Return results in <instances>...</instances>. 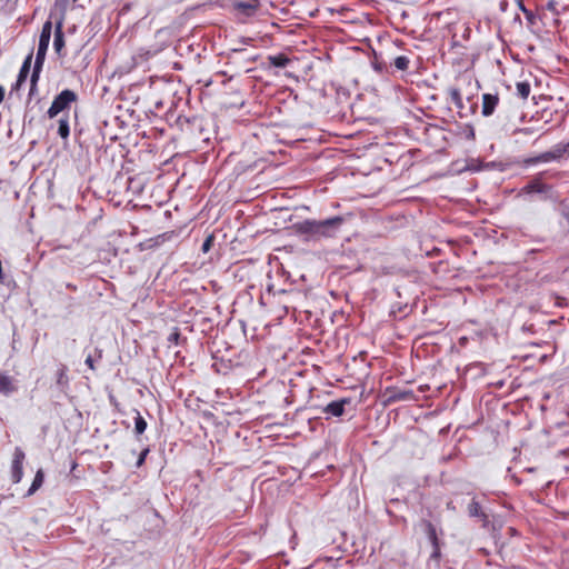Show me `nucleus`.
<instances>
[{"mask_svg":"<svg viewBox=\"0 0 569 569\" xmlns=\"http://www.w3.org/2000/svg\"><path fill=\"white\" fill-rule=\"evenodd\" d=\"M422 525L425 527V532H426L431 546L439 545L440 541L438 539L437 530H436V527L433 526V523L430 522L429 520H423Z\"/></svg>","mask_w":569,"mask_h":569,"instance_id":"nucleus-15","label":"nucleus"},{"mask_svg":"<svg viewBox=\"0 0 569 569\" xmlns=\"http://www.w3.org/2000/svg\"><path fill=\"white\" fill-rule=\"evenodd\" d=\"M64 47V36L62 31V20L56 23L53 48L58 56H62V49Z\"/></svg>","mask_w":569,"mask_h":569,"instance_id":"nucleus-12","label":"nucleus"},{"mask_svg":"<svg viewBox=\"0 0 569 569\" xmlns=\"http://www.w3.org/2000/svg\"><path fill=\"white\" fill-rule=\"evenodd\" d=\"M345 219L335 216L325 220L306 219L295 224L299 234L307 236L308 240L317 241L321 239L333 238L341 229Z\"/></svg>","mask_w":569,"mask_h":569,"instance_id":"nucleus-1","label":"nucleus"},{"mask_svg":"<svg viewBox=\"0 0 569 569\" xmlns=\"http://www.w3.org/2000/svg\"><path fill=\"white\" fill-rule=\"evenodd\" d=\"M541 173L530 180L526 186L519 190V196H529L537 193L541 199L547 200L551 198L552 187L541 181Z\"/></svg>","mask_w":569,"mask_h":569,"instance_id":"nucleus-3","label":"nucleus"},{"mask_svg":"<svg viewBox=\"0 0 569 569\" xmlns=\"http://www.w3.org/2000/svg\"><path fill=\"white\" fill-rule=\"evenodd\" d=\"M410 60L407 56H399L393 60V66L400 70L406 71L409 68Z\"/></svg>","mask_w":569,"mask_h":569,"instance_id":"nucleus-25","label":"nucleus"},{"mask_svg":"<svg viewBox=\"0 0 569 569\" xmlns=\"http://www.w3.org/2000/svg\"><path fill=\"white\" fill-rule=\"evenodd\" d=\"M449 94H450L452 103L458 109H462L463 108V102H462V97H461L460 90L458 88H450L449 89Z\"/></svg>","mask_w":569,"mask_h":569,"instance_id":"nucleus-23","label":"nucleus"},{"mask_svg":"<svg viewBox=\"0 0 569 569\" xmlns=\"http://www.w3.org/2000/svg\"><path fill=\"white\" fill-rule=\"evenodd\" d=\"M24 460V452L21 448L17 447L13 453L12 467H11V477L14 483L21 481L23 476L22 465Z\"/></svg>","mask_w":569,"mask_h":569,"instance_id":"nucleus-5","label":"nucleus"},{"mask_svg":"<svg viewBox=\"0 0 569 569\" xmlns=\"http://www.w3.org/2000/svg\"><path fill=\"white\" fill-rule=\"evenodd\" d=\"M4 93H6L4 87L0 84V103L4 99Z\"/></svg>","mask_w":569,"mask_h":569,"instance_id":"nucleus-34","label":"nucleus"},{"mask_svg":"<svg viewBox=\"0 0 569 569\" xmlns=\"http://www.w3.org/2000/svg\"><path fill=\"white\" fill-rule=\"evenodd\" d=\"M76 467H77V463H76V462H73V463H72V467H71V470H74V469H76Z\"/></svg>","mask_w":569,"mask_h":569,"instance_id":"nucleus-38","label":"nucleus"},{"mask_svg":"<svg viewBox=\"0 0 569 569\" xmlns=\"http://www.w3.org/2000/svg\"><path fill=\"white\" fill-rule=\"evenodd\" d=\"M78 99L77 93L73 90L64 89L58 96L54 97L47 114L50 119L56 118L59 113L70 109L71 103Z\"/></svg>","mask_w":569,"mask_h":569,"instance_id":"nucleus-2","label":"nucleus"},{"mask_svg":"<svg viewBox=\"0 0 569 569\" xmlns=\"http://www.w3.org/2000/svg\"><path fill=\"white\" fill-rule=\"evenodd\" d=\"M86 365L90 368V369H94V366H93V359L91 357V355H89L87 358H86Z\"/></svg>","mask_w":569,"mask_h":569,"instance_id":"nucleus-33","label":"nucleus"},{"mask_svg":"<svg viewBox=\"0 0 569 569\" xmlns=\"http://www.w3.org/2000/svg\"><path fill=\"white\" fill-rule=\"evenodd\" d=\"M233 9L242 13L246 17H252L260 7L259 0L249 1H236L233 2Z\"/></svg>","mask_w":569,"mask_h":569,"instance_id":"nucleus-6","label":"nucleus"},{"mask_svg":"<svg viewBox=\"0 0 569 569\" xmlns=\"http://www.w3.org/2000/svg\"><path fill=\"white\" fill-rule=\"evenodd\" d=\"M517 94L526 100L530 94V83L527 81H521L516 84Z\"/></svg>","mask_w":569,"mask_h":569,"instance_id":"nucleus-22","label":"nucleus"},{"mask_svg":"<svg viewBox=\"0 0 569 569\" xmlns=\"http://www.w3.org/2000/svg\"><path fill=\"white\" fill-rule=\"evenodd\" d=\"M180 333L178 331H174L169 335L168 340L171 343L178 345L179 343Z\"/></svg>","mask_w":569,"mask_h":569,"instance_id":"nucleus-32","label":"nucleus"},{"mask_svg":"<svg viewBox=\"0 0 569 569\" xmlns=\"http://www.w3.org/2000/svg\"><path fill=\"white\" fill-rule=\"evenodd\" d=\"M213 241H214V237H213V234H209V236L204 239V241H203V243H202V246H201V250H202V252H203V253H207V252L211 249V247H212V244H213Z\"/></svg>","mask_w":569,"mask_h":569,"instance_id":"nucleus-26","label":"nucleus"},{"mask_svg":"<svg viewBox=\"0 0 569 569\" xmlns=\"http://www.w3.org/2000/svg\"><path fill=\"white\" fill-rule=\"evenodd\" d=\"M31 61H32V53H29L26 57L24 61L22 62L17 81L11 87V92L18 91L21 88L22 83L27 80L28 74L30 72Z\"/></svg>","mask_w":569,"mask_h":569,"instance_id":"nucleus-7","label":"nucleus"},{"mask_svg":"<svg viewBox=\"0 0 569 569\" xmlns=\"http://www.w3.org/2000/svg\"><path fill=\"white\" fill-rule=\"evenodd\" d=\"M441 558L440 543L432 546V552L430 555V559L439 561Z\"/></svg>","mask_w":569,"mask_h":569,"instance_id":"nucleus-28","label":"nucleus"},{"mask_svg":"<svg viewBox=\"0 0 569 569\" xmlns=\"http://www.w3.org/2000/svg\"><path fill=\"white\" fill-rule=\"evenodd\" d=\"M520 9H521L522 11H526V9H525V7H523L522 4H520Z\"/></svg>","mask_w":569,"mask_h":569,"instance_id":"nucleus-39","label":"nucleus"},{"mask_svg":"<svg viewBox=\"0 0 569 569\" xmlns=\"http://www.w3.org/2000/svg\"><path fill=\"white\" fill-rule=\"evenodd\" d=\"M147 429V421L144 418L137 412V417L134 418V432L137 436L142 435Z\"/></svg>","mask_w":569,"mask_h":569,"instance_id":"nucleus-24","label":"nucleus"},{"mask_svg":"<svg viewBox=\"0 0 569 569\" xmlns=\"http://www.w3.org/2000/svg\"><path fill=\"white\" fill-rule=\"evenodd\" d=\"M14 387L12 383L11 377L8 375L1 373L0 375V392L3 395H9L13 392Z\"/></svg>","mask_w":569,"mask_h":569,"instance_id":"nucleus-17","label":"nucleus"},{"mask_svg":"<svg viewBox=\"0 0 569 569\" xmlns=\"http://www.w3.org/2000/svg\"><path fill=\"white\" fill-rule=\"evenodd\" d=\"M498 102H499L498 94L485 93L482 96V108H481L482 116L483 117L491 116L495 112L496 107L498 106Z\"/></svg>","mask_w":569,"mask_h":569,"instance_id":"nucleus-9","label":"nucleus"},{"mask_svg":"<svg viewBox=\"0 0 569 569\" xmlns=\"http://www.w3.org/2000/svg\"><path fill=\"white\" fill-rule=\"evenodd\" d=\"M553 161H559L569 156V142H560L548 150Z\"/></svg>","mask_w":569,"mask_h":569,"instance_id":"nucleus-13","label":"nucleus"},{"mask_svg":"<svg viewBox=\"0 0 569 569\" xmlns=\"http://www.w3.org/2000/svg\"><path fill=\"white\" fill-rule=\"evenodd\" d=\"M250 41H251V38L242 39V42H243V43H249Z\"/></svg>","mask_w":569,"mask_h":569,"instance_id":"nucleus-37","label":"nucleus"},{"mask_svg":"<svg viewBox=\"0 0 569 569\" xmlns=\"http://www.w3.org/2000/svg\"><path fill=\"white\" fill-rule=\"evenodd\" d=\"M148 453H149V449H148V448L143 449V450L140 452L139 458H138L137 463H136V465H137V467H140V466H142V465H143V462H144L146 457H147V455H148Z\"/></svg>","mask_w":569,"mask_h":569,"instance_id":"nucleus-31","label":"nucleus"},{"mask_svg":"<svg viewBox=\"0 0 569 569\" xmlns=\"http://www.w3.org/2000/svg\"><path fill=\"white\" fill-rule=\"evenodd\" d=\"M416 400L415 392L412 390H400L395 389L389 392V402H397V401H413Z\"/></svg>","mask_w":569,"mask_h":569,"instance_id":"nucleus-11","label":"nucleus"},{"mask_svg":"<svg viewBox=\"0 0 569 569\" xmlns=\"http://www.w3.org/2000/svg\"><path fill=\"white\" fill-rule=\"evenodd\" d=\"M43 67V62L34 61L33 70L31 73L30 84H32V89H37V83L40 78V73Z\"/></svg>","mask_w":569,"mask_h":569,"instance_id":"nucleus-21","label":"nucleus"},{"mask_svg":"<svg viewBox=\"0 0 569 569\" xmlns=\"http://www.w3.org/2000/svg\"><path fill=\"white\" fill-rule=\"evenodd\" d=\"M467 511L469 517L478 518L483 526H487V523L489 522L487 513L482 511L480 503L475 498L468 505Z\"/></svg>","mask_w":569,"mask_h":569,"instance_id":"nucleus-10","label":"nucleus"},{"mask_svg":"<svg viewBox=\"0 0 569 569\" xmlns=\"http://www.w3.org/2000/svg\"><path fill=\"white\" fill-rule=\"evenodd\" d=\"M372 68L379 73L387 71V64L383 61H379L377 58L372 62Z\"/></svg>","mask_w":569,"mask_h":569,"instance_id":"nucleus-27","label":"nucleus"},{"mask_svg":"<svg viewBox=\"0 0 569 569\" xmlns=\"http://www.w3.org/2000/svg\"><path fill=\"white\" fill-rule=\"evenodd\" d=\"M52 33V22L51 20H47L43 26L39 37V44L36 54V61L44 62L46 54L49 48L50 39Z\"/></svg>","mask_w":569,"mask_h":569,"instance_id":"nucleus-4","label":"nucleus"},{"mask_svg":"<svg viewBox=\"0 0 569 569\" xmlns=\"http://www.w3.org/2000/svg\"><path fill=\"white\" fill-rule=\"evenodd\" d=\"M58 134L62 139H67L69 137V134H70V127H69V117H68V114H64L62 118L59 119Z\"/></svg>","mask_w":569,"mask_h":569,"instance_id":"nucleus-19","label":"nucleus"},{"mask_svg":"<svg viewBox=\"0 0 569 569\" xmlns=\"http://www.w3.org/2000/svg\"><path fill=\"white\" fill-rule=\"evenodd\" d=\"M43 479H44L43 471L41 469H39L34 476V479H33L30 488L28 489L26 496L27 497L32 496L42 486Z\"/></svg>","mask_w":569,"mask_h":569,"instance_id":"nucleus-18","label":"nucleus"},{"mask_svg":"<svg viewBox=\"0 0 569 569\" xmlns=\"http://www.w3.org/2000/svg\"><path fill=\"white\" fill-rule=\"evenodd\" d=\"M350 403V399L349 398H342V399H339V400H335V401H331L329 402L325 408H323V413H327L329 416H332V417H340L343 415L345 412V406Z\"/></svg>","mask_w":569,"mask_h":569,"instance_id":"nucleus-8","label":"nucleus"},{"mask_svg":"<svg viewBox=\"0 0 569 569\" xmlns=\"http://www.w3.org/2000/svg\"><path fill=\"white\" fill-rule=\"evenodd\" d=\"M242 51H243L242 49H232V50H231V52H232V53H240V52H242Z\"/></svg>","mask_w":569,"mask_h":569,"instance_id":"nucleus-35","label":"nucleus"},{"mask_svg":"<svg viewBox=\"0 0 569 569\" xmlns=\"http://www.w3.org/2000/svg\"><path fill=\"white\" fill-rule=\"evenodd\" d=\"M537 130L532 127H525V128H519V129H516L515 130V133H520V134H525V136H529V134H532L535 133Z\"/></svg>","mask_w":569,"mask_h":569,"instance_id":"nucleus-30","label":"nucleus"},{"mask_svg":"<svg viewBox=\"0 0 569 569\" xmlns=\"http://www.w3.org/2000/svg\"><path fill=\"white\" fill-rule=\"evenodd\" d=\"M67 367L61 365L59 369L57 370V385L61 390H63L69 382L68 376H67Z\"/></svg>","mask_w":569,"mask_h":569,"instance_id":"nucleus-20","label":"nucleus"},{"mask_svg":"<svg viewBox=\"0 0 569 569\" xmlns=\"http://www.w3.org/2000/svg\"><path fill=\"white\" fill-rule=\"evenodd\" d=\"M37 91V89H32V84H30V90H29V94H33L34 92Z\"/></svg>","mask_w":569,"mask_h":569,"instance_id":"nucleus-36","label":"nucleus"},{"mask_svg":"<svg viewBox=\"0 0 569 569\" xmlns=\"http://www.w3.org/2000/svg\"><path fill=\"white\" fill-rule=\"evenodd\" d=\"M548 162H553V160L550 157L549 151H545L535 157L525 158L522 161L525 167H531V166H535L538 163H548Z\"/></svg>","mask_w":569,"mask_h":569,"instance_id":"nucleus-14","label":"nucleus"},{"mask_svg":"<svg viewBox=\"0 0 569 569\" xmlns=\"http://www.w3.org/2000/svg\"><path fill=\"white\" fill-rule=\"evenodd\" d=\"M463 133H465L466 139H468V140L475 139V129L472 126L467 124L463 129Z\"/></svg>","mask_w":569,"mask_h":569,"instance_id":"nucleus-29","label":"nucleus"},{"mask_svg":"<svg viewBox=\"0 0 569 569\" xmlns=\"http://www.w3.org/2000/svg\"><path fill=\"white\" fill-rule=\"evenodd\" d=\"M268 60L269 63L276 68H286L290 63V59L283 53L269 56Z\"/></svg>","mask_w":569,"mask_h":569,"instance_id":"nucleus-16","label":"nucleus"}]
</instances>
